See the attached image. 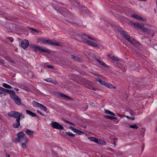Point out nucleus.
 Listing matches in <instances>:
<instances>
[{
  "instance_id": "35",
  "label": "nucleus",
  "mask_w": 157,
  "mask_h": 157,
  "mask_svg": "<svg viewBox=\"0 0 157 157\" xmlns=\"http://www.w3.org/2000/svg\"><path fill=\"white\" fill-rule=\"evenodd\" d=\"M6 60L11 62H13V61L12 60L11 58L9 56H6Z\"/></svg>"
},
{
  "instance_id": "55",
  "label": "nucleus",
  "mask_w": 157,
  "mask_h": 157,
  "mask_svg": "<svg viewBox=\"0 0 157 157\" xmlns=\"http://www.w3.org/2000/svg\"><path fill=\"white\" fill-rule=\"evenodd\" d=\"M142 21H147V19L145 18H143V19H142Z\"/></svg>"
},
{
  "instance_id": "17",
  "label": "nucleus",
  "mask_w": 157,
  "mask_h": 157,
  "mask_svg": "<svg viewBox=\"0 0 157 157\" xmlns=\"http://www.w3.org/2000/svg\"><path fill=\"white\" fill-rule=\"evenodd\" d=\"M104 117L107 119H110L111 120H117V118L114 116H112L109 115H105Z\"/></svg>"
},
{
  "instance_id": "58",
  "label": "nucleus",
  "mask_w": 157,
  "mask_h": 157,
  "mask_svg": "<svg viewBox=\"0 0 157 157\" xmlns=\"http://www.w3.org/2000/svg\"><path fill=\"white\" fill-rule=\"evenodd\" d=\"M69 22H70L71 23H72L73 24H75V22H73H73H71V21H69Z\"/></svg>"
},
{
  "instance_id": "64",
  "label": "nucleus",
  "mask_w": 157,
  "mask_h": 157,
  "mask_svg": "<svg viewBox=\"0 0 157 157\" xmlns=\"http://www.w3.org/2000/svg\"><path fill=\"white\" fill-rule=\"evenodd\" d=\"M15 74H14L12 76V77H15Z\"/></svg>"
},
{
  "instance_id": "43",
  "label": "nucleus",
  "mask_w": 157,
  "mask_h": 157,
  "mask_svg": "<svg viewBox=\"0 0 157 157\" xmlns=\"http://www.w3.org/2000/svg\"><path fill=\"white\" fill-rule=\"evenodd\" d=\"M63 121H64L65 122H67V123L71 124L72 125H75V124H73L72 122H70V121H67V120H63Z\"/></svg>"
},
{
  "instance_id": "18",
  "label": "nucleus",
  "mask_w": 157,
  "mask_h": 157,
  "mask_svg": "<svg viewBox=\"0 0 157 157\" xmlns=\"http://www.w3.org/2000/svg\"><path fill=\"white\" fill-rule=\"evenodd\" d=\"M26 112L27 114L29 115L32 117H36L37 116V115L35 113L30 110H26Z\"/></svg>"
},
{
  "instance_id": "38",
  "label": "nucleus",
  "mask_w": 157,
  "mask_h": 157,
  "mask_svg": "<svg viewBox=\"0 0 157 157\" xmlns=\"http://www.w3.org/2000/svg\"><path fill=\"white\" fill-rule=\"evenodd\" d=\"M147 33L149 36H153V33L150 31H148Z\"/></svg>"
},
{
  "instance_id": "31",
  "label": "nucleus",
  "mask_w": 157,
  "mask_h": 157,
  "mask_svg": "<svg viewBox=\"0 0 157 157\" xmlns=\"http://www.w3.org/2000/svg\"><path fill=\"white\" fill-rule=\"evenodd\" d=\"M111 59L112 60H114V61H119V59L117 57H115L114 56H112L111 57Z\"/></svg>"
},
{
  "instance_id": "1",
  "label": "nucleus",
  "mask_w": 157,
  "mask_h": 157,
  "mask_svg": "<svg viewBox=\"0 0 157 157\" xmlns=\"http://www.w3.org/2000/svg\"><path fill=\"white\" fill-rule=\"evenodd\" d=\"M8 115L11 117L15 118L16 120L15 122L13 124V127L15 128H18L20 125V120L24 118L25 115L21 113L14 111H12L8 113Z\"/></svg>"
},
{
  "instance_id": "8",
  "label": "nucleus",
  "mask_w": 157,
  "mask_h": 157,
  "mask_svg": "<svg viewBox=\"0 0 157 157\" xmlns=\"http://www.w3.org/2000/svg\"><path fill=\"white\" fill-rule=\"evenodd\" d=\"M33 104L35 107H37L40 108L41 109L44 110V111H46L47 110V108L44 105L39 103L36 101H33Z\"/></svg>"
},
{
  "instance_id": "59",
  "label": "nucleus",
  "mask_w": 157,
  "mask_h": 157,
  "mask_svg": "<svg viewBox=\"0 0 157 157\" xmlns=\"http://www.w3.org/2000/svg\"><path fill=\"white\" fill-rule=\"evenodd\" d=\"M113 144L114 145V146L115 147V145H116V143H115V141H114L113 143Z\"/></svg>"
},
{
  "instance_id": "6",
  "label": "nucleus",
  "mask_w": 157,
  "mask_h": 157,
  "mask_svg": "<svg viewBox=\"0 0 157 157\" xmlns=\"http://www.w3.org/2000/svg\"><path fill=\"white\" fill-rule=\"evenodd\" d=\"M29 45L30 47L36 49L34 51H36V50H37L38 51H40L41 52H45L47 54L50 53V52L48 50L43 48L42 47H39L38 45L33 44H29Z\"/></svg>"
},
{
  "instance_id": "5",
  "label": "nucleus",
  "mask_w": 157,
  "mask_h": 157,
  "mask_svg": "<svg viewBox=\"0 0 157 157\" xmlns=\"http://www.w3.org/2000/svg\"><path fill=\"white\" fill-rule=\"evenodd\" d=\"M29 45L30 47L36 49L34 51H36V50H37L38 51H40L41 52H45L47 54L50 53V52L48 50L43 48L42 47H39L38 45L33 44H29Z\"/></svg>"
},
{
  "instance_id": "51",
  "label": "nucleus",
  "mask_w": 157,
  "mask_h": 157,
  "mask_svg": "<svg viewBox=\"0 0 157 157\" xmlns=\"http://www.w3.org/2000/svg\"><path fill=\"white\" fill-rule=\"evenodd\" d=\"M13 89L17 91H18L19 90L18 89L16 88H13Z\"/></svg>"
},
{
  "instance_id": "21",
  "label": "nucleus",
  "mask_w": 157,
  "mask_h": 157,
  "mask_svg": "<svg viewBox=\"0 0 157 157\" xmlns=\"http://www.w3.org/2000/svg\"><path fill=\"white\" fill-rule=\"evenodd\" d=\"M105 113L106 114H109L113 116H115V114L113 112L110 111L109 110H107L106 109L105 110Z\"/></svg>"
},
{
  "instance_id": "36",
  "label": "nucleus",
  "mask_w": 157,
  "mask_h": 157,
  "mask_svg": "<svg viewBox=\"0 0 157 157\" xmlns=\"http://www.w3.org/2000/svg\"><path fill=\"white\" fill-rule=\"evenodd\" d=\"M69 128L70 129H71L73 131L75 132H76L77 129L71 126L69 127Z\"/></svg>"
},
{
  "instance_id": "4",
  "label": "nucleus",
  "mask_w": 157,
  "mask_h": 157,
  "mask_svg": "<svg viewBox=\"0 0 157 157\" xmlns=\"http://www.w3.org/2000/svg\"><path fill=\"white\" fill-rule=\"evenodd\" d=\"M40 41H41L44 44H47L53 46H62V44L57 42L53 41L48 39L47 40L43 38H41L39 39Z\"/></svg>"
},
{
  "instance_id": "39",
  "label": "nucleus",
  "mask_w": 157,
  "mask_h": 157,
  "mask_svg": "<svg viewBox=\"0 0 157 157\" xmlns=\"http://www.w3.org/2000/svg\"><path fill=\"white\" fill-rule=\"evenodd\" d=\"M23 89L28 92H30L31 91V89L26 87H24Z\"/></svg>"
},
{
  "instance_id": "40",
  "label": "nucleus",
  "mask_w": 157,
  "mask_h": 157,
  "mask_svg": "<svg viewBox=\"0 0 157 157\" xmlns=\"http://www.w3.org/2000/svg\"><path fill=\"white\" fill-rule=\"evenodd\" d=\"M51 78H46L44 80L45 81L47 82H51Z\"/></svg>"
},
{
  "instance_id": "61",
  "label": "nucleus",
  "mask_w": 157,
  "mask_h": 157,
  "mask_svg": "<svg viewBox=\"0 0 157 157\" xmlns=\"http://www.w3.org/2000/svg\"><path fill=\"white\" fill-rule=\"evenodd\" d=\"M36 117L38 118V119L39 120H40V119L39 118V117H38V116H37H37H36Z\"/></svg>"
},
{
  "instance_id": "12",
  "label": "nucleus",
  "mask_w": 157,
  "mask_h": 157,
  "mask_svg": "<svg viewBox=\"0 0 157 157\" xmlns=\"http://www.w3.org/2000/svg\"><path fill=\"white\" fill-rule=\"evenodd\" d=\"M92 58L95 60L96 61H97V62L99 63L100 64L102 65L104 67L106 68H108L109 67V66H108L107 65L105 64L104 62L103 61H101L100 60L98 59L97 58V57L94 56H93L92 57Z\"/></svg>"
},
{
  "instance_id": "33",
  "label": "nucleus",
  "mask_w": 157,
  "mask_h": 157,
  "mask_svg": "<svg viewBox=\"0 0 157 157\" xmlns=\"http://www.w3.org/2000/svg\"><path fill=\"white\" fill-rule=\"evenodd\" d=\"M79 135H82L84 134V132L78 129H77L76 132Z\"/></svg>"
},
{
  "instance_id": "49",
  "label": "nucleus",
  "mask_w": 157,
  "mask_h": 157,
  "mask_svg": "<svg viewBox=\"0 0 157 157\" xmlns=\"http://www.w3.org/2000/svg\"><path fill=\"white\" fill-rule=\"evenodd\" d=\"M101 79L99 78H96V80L98 82H99Z\"/></svg>"
},
{
  "instance_id": "56",
  "label": "nucleus",
  "mask_w": 157,
  "mask_h": 157,
  "mask_svg": "<svg viewBox=\"0 0 157 157\" xmlns=\"http://www.w3.org/2000/svg\"><path fill=\"white\" fill-rule=\"evenodd\" d=\"M42 116H44V117H46L47 116V115H45V114H44L43 113H42V115H41Z\"/></svg>"
},
{
  "instance_id": "24",
  "label": "nucleus",
  "mask_w": 157,
  "mask_h": 157,
  "mask_svg": "<svg viewBox=\"0 0 157 157\" xmlns=\"http://www.w3.org/2000/svg\"><path fill=\"white\" fill-rule=\"evenodd\" d=\"M28 140H27L26 141H24L22 142L23 143L21 144V146L23 149H26L27 147L26 143H27Z\"/></svg>"
},
{
  "instance_id": "26",
  "label": "nucleus",
  "mask_w": 157,
  "mask_h": 157,
  "mask_svg": "<svg viewBox=\"0 0 157 157\" xmlns=\"http://www.w3.org/2000/svg\"><path fill=\"white\" fill-rule=\"evenodd\" d=\"M2 86L6 88L11 89L12 88V87L10 86L6 83H3Z\"/></svg>"
},
{
  "instance_id": "7",
  "label": "nucleus",
  "mask_w": 157,
  "mask_h": 157,
  "mask_svg": "<svg viewBox=\"0 0 157 157\" xmlns=\"http://www.w3.org/2000/svg\"><path fill=\"white\" fill-rule=\"evenodd\" d=\"M10 97L17 105H21V100L19 97L16 94L15 91L13 94H11Z\"/></svg>"
},
{
  "instance_id": "48",
  "label": "nucleus",
  "mask_w": 157,
  "mask_h": 157,
  "mask_svg": "<svg viewBox=\"0 0 157 157\" xmlns=\"http://www.w3.org/2000/svg\"><path fill=\"white\" fill-rule=\"evenodd\" d=\"M36 111H37V112L38 113H39V114H40L41 115H42V113L41 112H40V111L38 110H36Z\"/></svg>"
},
{
  "instance_id": "13",
  "label": "nucleus",
  "mask_w": 157,
  "mask_h": 157,
  "mask_svg": "<svg viewBox=\"0 0 157 157\" xmlns=\"http://www.w3.org/2000/svg\"><path fill=\"white\" fill-rule=\"evenodd\" d=\"M1 90L2 91L5 93H8L10 94V96L11 95V94H13L14 91L13 90H9L8 89H5L2 87H0Z\"/></svg>"
},
{
  "instance_id": "42",
  "label": "nucleus",
  "mask_w": 157,
  "mask_h": 157,
  "mask_svg": "<svg viewBox=\"0 0 157 157\" xmlns=\"http://www.w3.org/2000/svg\"><path fill=\"white\" fill-rule=\"evenodd\" d=\"M142 31L143 32L146 33H147V31H148L147 30V29L145 28H142Z\"/></svg>"
},
{
  "instance_id": "46",
  "label": "nucleus",
  "mask_w": 157,
  "mask_h": 157,
  "mask_svg": "<svg viewBox=\"0 0 157 157\" xmlns=\"http://www.w3.org/2000/svg\"><path fill=\"white\" fill-rule=\"evenodd\" d=\"M0 63L2 64H4L5 62L3 59H0Z\"/></svg>"
},
{
  "instance_id": "22",
  "label": "nucleus",
  "mask_w": 157,
  "mask_h": 157,
  "mask_svg": "<svg viewBox=\"0 0 157 157\" xmlns=\"http://www.w3.org/2000/svg\"><path fill=\"white\" fill-rule=\"evenodd\" d=\"M88 139L90 141H94L96 143H98V140L94 137H88Z\"/></svg>"
},
{
  "instance_id": "29",
  "label": "nucleus",
  "mask_w": 157,
  "mask_h": 157,
  "mask_svg": "<svg viewBox=\"0 0 157 157\" xmlns=\"http://www.w3.org/2000/svg\"><path fill=\"white\" fill-rule=\"evenodd\" d=\"M11 24H7L6 26V27L7 28V29L9 30V31H12V29L11 28Z\"/></svg>"
},
{
  "instance_id": "53",
  "label": "nucleus",
  "mask_w": 157,
  "mask_h": 157,
  "mask_svg": "<svg viewBox=\"0 0 157 157\" xmlns=\"http://www.w3.org/2000/svg\"><path fill=\"white\" fill-rule=\"evenodd\" d=\"M94 47H95L97 48H100V47L97 44H96V46H95Z\"/></svg>"
},
{
  "instance_id": "2",
  "label": "nucleus",
  "mask_w": 157,
  "mask_h": 157,
  "mask_svg": "<svg viewBox=\"0 0 157 157\" xmlns=\"http://www.w3.org/2000/svg\"><path fill=\"white\" fill-rule=\"evenodd\" d=\"M121 34L126 40L130 42L133 44H135L137 46L140 44L138 42L136 41V40L132 38H131L128 34L127 33L123 31H120V32Z\"/></svg>"
},
{
  "instance_id": "20",
  "label": "nucleus",
  "mask_w": 157,
  "mask_h": 157,
  "mask_svg": "<svg viewBox=\"0 0 157 157\" xmlns=\"http://www.w3.org/2000/svg\"><path fill=\"white\" fill-rule=\"evenodd\" d=\"M104 86L110 88H116L115 86H114L113 85L109 83H107L106 82H105V84L104 85Z\"/></svg>"
},
{
  "instance_id": "47",
  "label": "nucleus",
  "mask_w": 157,
  "mask_h": 157,
  "mask_svg": "<svg viewBox=\"0 0 157 157\" xmlns=\"http://www.w3.org/2000/svg\"><path fill=\"white\" fill-rule=\"evenodd\" d=\"M76 4H77L78 5V6L79 7H81L82 5V4L80 2H77Z\"/></svg>"
},
{
  "instance_id": "30",
  "label": "nucleus",
  "mask_w": 157,
  "mask_h": 157,
  "mask_svg": "<svg viewBox=\"0 0 157 157\" xmlns=\"http://www.w3.org/2000/svg\"><path fill=\"white\" fill-rule=\"evenodd\" d=\"M129 127L131 128H132L135 129H137L138 128V127L136 125V124L131 125Z\"/></svg>"
},
{
  "instance_id": "27",
  "label": "nucleus",
  "mask_w": 157,
  "mask_h": 157,
  "mask_svg": "<svg viewBox=\"0 0 157 157\" xmlns=\"http://www.w3.org/2000/svg\"><path fill=\"white\" fill-rule=\"evenodd\" d=\"M82 37H85L86 38H88L89 39L91 40H95L93 38H92L90 37V36H89L87 35L86 34H83L82 35Z\"/></svg>"
},
{
  "instance_id": "23",
  "label": "nucleus",
  "mask_w": 157,
  "mask_h": 157,
  "mask_svg": "<svg viewBox=\"0 0 157 157\" xmlns=\"http://www.w3.org/2000/svg\"><path fill=\"white\" fill-rule=\"evenodd\" d=\"M71 58L74 59V60H75L78 61H81V59H80V58L78 56H75V55H71Z\"/></svg>"
},
{
  "instance_id": "28",
  "label": "nucleus",
  "mask_w": 157,
  "mask_h": 157,
  "mask_svg": "<svg viewBox=\"0 0 157 157\" xmlns=\"http://www.w3.org/2000/svg\"><path fill=\"white\" fill-rule=\"evenodd\" d=\"M65 133L68 136H70L71 137H75V136L74 134L71 132H65Z\"/></svg>"
},
{
  "instance_id": "11",
  "label": "nucleus",
  "mask_w": 157,
  "mask_h": 157,
  "mask_svg": "<svg viewBox=\"0 0 157 157\" xmlns=\"http://www.w3.org/2000/svg\"><path fill=\"white\" fill-rule=\"evenodd\" d=\"M51 125L53 128L57 129L62 130L64 129L63 127L61 125L56 122L52 123Z\"/></svg>"
},
{
  "instance_id": "52",
  "label": "nucleus",
  "mask_w": 157,
  "mask_h": 157,
  "mask_svg": "<svg viewBox=\"0 0 157 157\" xmlns=\"http://www.w3.org/2000/svg\"><path fill=\"white\" fill-rule=\"evenodd\" d=\"M0 14H1V15H4V14L3 13L2 11H1L0 10Z\"/></svg>"
},
{
  "instance_id": "54",
  "label": "nucleus",
  "mask_w": 157,
  "mask_h": 157,
  "mask_svg": "<svg viewBox=\"0 0 157 157\" xmlns=\"http://www.w3.org/2000/svg\"><path fill=\"white\" fill-rule=\"evenodd\" d=\"M113 140L114 141H115L116 140H117V138H115L113 139Z\"/></svg>"
},
{
  "instance_id": "3",
  "label": "nucleus",
  "mask_w": 157,
  "mask_h": 157,
  "mask_svg": "<svg viewBox=\"0 0 157 157\" xmlns=\"http://www.w3.org/2000/svg\"><path fill=\"white\" fill-rule=\"evenodd\" d=\"M28 140L25 134L22 131H20L17 134V137L15 138L14 142H15L26 141Z\"/></svg>"
},
{
  "instance_id": "41",
  "label": "nucleus",
  "mask_w": 157,
  "mask_h": 157,
  "mask_svg": "<svg viewBox=\"0 0 157 157\" xmlns=\"http://www.w3.org/2000/svg\"><path fill=\"white\" fill-rule=\"evenodd\" d=\"M105 82L102 81L101 79L99 82L101 85H104L105 84Z\"/></svg>"
},
{
  "instance_id": "63",
  "label": "nucleus",
  "mask_w": 157,
  "mask_h": 157,
  "mask_svg": "<svg viewBox=\"0 0 157 157\" xmlns=\"http://www.w3.org/2000/svg\"><path fill=\"white\" fill-rule=\"evenodd\" d=\"M30 29H31V30H32L33 31H34V29H33V28H30Z\"/></svg>"
},
{
  "instance_id": "10",
  "label": "nucleus",
  "mask_w": 157,
  "mask_h": 157,
  "mask_svg": "<svg viewBox=\"0 0 157 157\" xmlns=\"http://www.w3.org/2000/svg\"><path fill=\"white\" fill-rule=\"evenodd\" d=\"M130 23L132 25L134 26L135 28L137 29H142L144 26V24L143 23H140L138 22H134L133 21H130Z\"/></svg>"
},
{
  "instance_id": "25",
  "label": "nucleus",
  "mask_w": 157,
  "mask_h": 157,
  "mask_svg": "<svg viewBox=\"0 0 157 157\" xmlns=\"http://www.w3.org/2000/svg\"><path fill=\"white\" fill-rule=\"evenodd\" d=\"M102 145H105L106 144V142L101 139L98 140V143Z\"/></svg>"
},
{
  "instance_id": "16",
  "label": "nucleus",
  "mask_w": 157,
  "mask_h": 157,
  "mask_svg": "<svg viewBox=\"0 0 157 157\" xmlns=\"http://www.w3.org/2000/svg\"><path fill=\"white\" fill-rule=\"evenodd\" d=\"M131 16L132 17L136 18L139 21H142V19H143V18H142L141 16L138 15L136 14H132Z\"/></svg>"
},
{
  "instance_id": "34",
  "label": "nucleus",
  "mask_w": 157,
  "mask_h": 157,
  "mask_svg": "<svg viewBox=\"0 0 157 157\" xmlns=\"http://www.w3.org/2000/svg\"><path fill=\"white\" fill-rule=\"evenodd\" d=\"M125 117H127L128 119H130L131 120H134L135 119V117H130L128 116H124Z\"/></svg>"
},
{
  "instance_id": "37",
  "label": "nucleus",
  "mask_w": 157,
  "mask_h": 157,
  "mask_svg": "<svg viewBox=\"0 0 157 157\" xmlns=\"http://www.w3.org/2000/svg\"><path fill=\"white\" fill-rule=\"evenodd\" d=\"M52 82L54 85H56L57 84V82L56 81L51 78V82Z\"/></svg>"
},
{
  "instance_id": "57",
  "label": "nucleus",
  "mask_w": 157,
  "mask_h": 157,
  "mask_svg": "<svg viewBox=\"0 0 157 157\" xmlns=\"http://www.w3.org/2000/svg\"><path fill=\"white\" fill-rule=\"evenodd\" d=\"M6 157H10V155L9 154H7L6 155Z\"/></svg>"
},
{
  "instance_id": "62",
  "label": "nucleus",
  "mask_w": 157,
  "mask_h": 157,
  "mask_svg": "<svg viewBox=\"0 0 157 157\" xmlns=\"http://www.w3.org/2000/svg\"><path fill=\"white\" fill-rule=\"evenodd\" d=\"M34 32H37V30H35V29H34Z\"/></svg>"
},
{
  "instance_id": "32",
  "label": "nucleus",
  "mask_w": 157,
  "mask_h": 157,
  "mask_svg": "<svg viewBox=\"0 0 157 157\" xmlns=\"http://www.w3.org/2000/svg\"><path fill=\"white\" fill-rule=\"evenodd\" d=\"M6 94V93L2 91V90H1V89L0 88V95H1V97H2L3 96H5Z\"/></svg>"
},
{
  "instance_id": "50",
  "label": "nucleus",
  "mask_w": 157,
  "mask_h": 157,
  "mask_svg": "<svg viewBox=\"0 0 157 157\" xmlns=\"http://www.w3.org/2000/svg\"><path fill=\"white\" fill-rule=\"evenodd\" d=\"M90 89L91 90H96V89L95 88H94V87H91L90 88Z\"/></svg>"
},
{
  "instance_id": "14",
  "label": "nucleus",
  "mask_w": 157,
  "mask_h": 157,
  "mask_svg": "<svg viewBox=\"0 0 157 157\" xmlns=\"http://www.w3.org/2000/svg\"><path fill=\"white\" fill-rule=\"evenodd\" d=\"M83 40L86 43H87L89 45H91L92 46L95 47L96 46V44L91 41L89 40L86 39H85L84 38H83Z\"/></svg>"
},
{
  "instance_id": "15",
  "label": "nucleus",
  "mask_w": 157,
  "mask_h": 157,
  "mask_svg": "<svg viewBox=\"0 0 157 157\" xmlns=\"http://www.w3.org/2000/svg\"><path fill=\"white\" fill-rule=\"evenodd\" d=\"M25 133L29 136H33L34 133V132L32 130L27 129L25 131Z\"/></svg>"
},
{
  "instance_id": "9",
  "label": "nucleus",
  "mask_w": 157,
  "mask_h": 157,
  "mask_svg": "<svg viewBox=\"0 0 157 157\" xmlns=\"http://www.w3.org/2000/svg\"><path fill=\"white\" fill-rule=\"evenodd\" d=\"M29 45L28 40L24 39L20 42V46L22 47L24 49L27 48Z\"/></svg>"
},
{
  "instance_id": "19",
  "label": "nucleus",
  "mask_w": 157,
  "mask_h": 157,
  "mask_svg": "<svg viewBox=\"0 0 157 157\" xmlns=\"http://www.w3.org/2000/svg\"><path fill=\"white\" fill-rule=\"evenodd\" d=\"M59 94L58 95L60 96L61 97L65 98L70 100H72V99L70 97L67 95L65 94H62L61 93H59Z\"/></svg>"
},
{
  "instance_id": "44",
  "label": "nucleus",
  "mask_w": 157,
  "mask_h": 157,
  "mask_svg": "<svg viewBox=\"0 0 157 157\" xmlns=\"http://www.w3.org/2000/svg\"><path fill=\"white\" fill-rule=\"evenodd\" d=\"M7 38L9 39L11 42H13V39L12 37H7Z\"/></svg>"
},
{
  "instance_id": "60",
  "label": "nucleus",
  "mask_w": 157,
  "mask_h": 157,
  "mask_svg": "<svg viewBox=\"0 0 157 157\" xmlns=\"http://www.w3.org/2000/svg\"><path fill=\"white\" fill-rule=\"evenodd\" d=\"M144 145H143V147H142V150H143V149H144Z\"/></svg>"
},
{
  "instance_id": "45",
  "label": "nucleus",
  "mask_w": 157,
  "mask_h": 157,
  "mask_svg": "<svg viewBox=\"0 0 157 157\" xmlns=\"http://www.w3.org/2000/svg\"><path fill=\"white\" fill-rule=\"evenodd\" d=\"M47 67L49 68H53L54 67L51 65H48L47 66Z\"/></svg>"
}]
</instances>
